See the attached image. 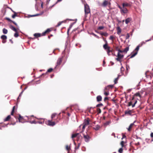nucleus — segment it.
<instances>
[{"label": "nucleus", "mask_w": 153, "mask_h": 153, "mask_svg": "<svg viewBox=\"0 0 153 153\" xmlns=\"http://www.w3.org/2000/svg\"><path fill=\"white\" fill-rule=\"evenodd\" d=\"M79 133H75V134H73L72 135L71 137L73 138H74V137H76L77 136H78V137H79Z\"/></svg>", "instance_id": "20"}, {"label": "nucleus", "mask_w": 153, "mask_h": 153, "mask_svg": "<svg viewBox=\"0 0 153 153\" xmlns=\"http://www.w3.org/2000/svg\"><path fill=\"white\" fill-rule=\"evenodd\" d=\"M89 124V120H85V122L83 123V124L85 125V126H87Z\"/></svg>", "instance_id": "22"}, {"label": "nucleus", "mask_w": 153, "mask_h": 153, "mask_svg": "<svg viewBox=\"0 0 153 153\" xmlns=\"http://www.w3.org/2000/svg\"><path fill=\"white\" fill-rule=\"evenodd\" d=\"M106 50H107V53L108 54L109 56L110 55V53H111V51H110V48H108Z\"/></svg>", "instance_id": "39"}, {"label": "nucleus", "mask_w": 153, "mask_h": 153, "mask_svg": "<svg viewBox=\"0 0 153 153\" xmlns=\"http://www.w3.org/2000/svg\"><path fill=\"white\" fill-rule=\"evenodd\" d=\"M52 120H48L47 122H46V124L49 126H53L55 124V123L54 121H52Z\"/></svg>", "instance_id": "5"}, {"label": "nucleus", "mask_w": 153, "mask_h": 153, "mask_svg": "<svg viewBox=\"0 0 153 153\" xmlns=\"http://www.w3.org/2000/svg\"><path fill=\"white\" fill-rule=\"evenodd\" d=\"M103 105L102 103H100L99 104H98L97 105L96 107H99L100 106H102Z\"/></svg>", "instance_id": "47"}, {"label": "nucleus", "mask_w": 153, "mask_h": 153, "mask_svg": "<svg viewBox=\"0 0 153 153\" xmlns=\"http://www.w3.org/2000/svg\"><path fill=\"white\" fill-rule=\"evenodd\" d=\"M41 120H43L42 121H38L37 122H37V123H39V124H42L44 123V119H41Z\"/></svg>", "instance_id": "31"}, {"label": "nucleus", "mask_w": 153, "mask_h": 153, "mask_svg": "<svg viewBox=\"0 0 153 153\" xmlns=\"http://www.w3.org/2000/svg\"><path fill=\"white\" fill-rule=\"evenodd\" d=\"M80 145V143H78L77 145H76L75 147V149L76 150V149H78L79 148Z\"/></svg>", "instance_id": "29"}, {"label": "nucleus", "mask_w": 153, "mask_h": 153, "mask_svg": "<svg viewBox=\"0 0 153 153\" xmlns=\"http://www.w3.org/2000/svg\"><path fill=\"white\" fill-rule=\"evenodd\" d=\"M51 31V30L50 29H48L46 31L41 34L42 36L45 35L46 34L48 33Z\"/></svg>", "instance_id": "12"}, {"label": "nucleus", "mask_w": 153, "mask_h": 153, "mask_svg": "<svg viewBox=\"0 0 153 153\" xmlns=\"http://www.w3.org/2000/svg\"><path fill=\"white\" fill-rule=\"evenodd\" d=\"M140 144V143L139 142H137V143H135V145L136 146H137L138 145H139Z\"/></svg>", "instance_id": "61"}, {"label": "nucleus", "mask_w": 153, "mask_h": 153, "mask_svg": "<svg viewBox=\"0 0 153 153\" xmlns=\"http://www.w3.org/2000/svg\"><path fill=\"white\" fill-rule=\"evenodd\" d=\"M86 126H85V125L83 124V126H82V131H84V130L85 129Z\"/></svg>", "instance_id": "57"}, {"label": "nucleus", "mask_w": 153, "mask_h": 153, "mask_svg": "<svg viewBox=\"0 0 153 153\" xmlns=\"http://www.w3.org/2000/svg\"><path fill=\"white\" fill-rule=\"evenodd\" d=\"M96 98L97 101L98 102L101 101L102 100V97L100 95H98L97 96Z\"/></svg>", "instance_id": "15"}, {"label": "nucleus", "mask_w": 153, "mask_h": 153, "mask_svg": "<svg viewBox=\"0 0 153 153\" xmlns=\"http://www.w3.org/2000/svg\"><path fill=\"white\" fill-rule=\"evenodd\" d=\"M66 150L68 151V153H69V152L71 150V146H70L67 145L65 146Z\"/></svg>", "instance_id": "21"}, {"label": "nucleus", "mask_w": 153, "mask_h": 153, "mask_svg": "<svg viewBox=\"0 0 153 153\" xmlns=\"http://www.w3.org/2000/svg\"><path fill=\"white\" fill-rule=\"evenodd\" d=\"M100 128V126H99L98 125H96L93 128V129L97 131L99 130Z\"/></svg>", "instance_id": "23"}, {"label": "nucleus", "mask_w": 153, "mask_h": 153, "mask_svg": "<svg viewBox=\"0 0 153 153\" xmlns=\"http://www.w3.org/2000/svg\"><path fill=\"white\" fill-rule=\"evenodd\" d=\"M124 57V55L119 53H117V58H116V60L117 61L120 62V63L121 62L122 60Z\"/></svg>", "instance_id": "3"}, {"label": "nucleus", "mask_w": 153, "mask_h": 153, "mask_svg": "<svg viewBox=\"0 0 153 153\" xmlns=\"http://www.w3.org/2000/svg\"><path fill=\"white\" fill-rule=\"evenodd\" d=\"M125 143V142L124 141H122L120 143V145L123 148L124 147V144Z\"/></svg>", "instance_id": "37"}, {"label": "nucleus", "mask_w": 153, "mask_h": 153, "mask_svg": "<svg viewBox=\"0 0 153 153\" xmlns=\"http://www.w3.org/2000/svg\"><path fill=\"white\" fill-rule=\"evenodd\" d=\"M19 36V35L17 33V32H16V33L14 34V36L15 37H17Z\"/></svg>", "instance_id": "42"}, {"label": "nucleus", "mask_w": 153, "mask_h": 153, "mask_svg": "<svg viewBox=\"0 0 153 153\" xmlns=\"http://www.w3.org/2000/svg\"><path fill=\"white\" fill-rule=\"evenodd\" d=\"M123 149L122 147L120 148L118 150V152L120 153H123Z\"/></svg>", "instance_id": "41"}, {"label": "nucleus", "mask_w": 153, "mask_h": 153, "mask_svg": "<svg viewBox=\"0 0 153 153\" xmlns=\"http://www.w3.org/2000/svg\"><path fill=\"white\" fill-rule=\"evenodd\" d=\"M18 120L19 122L23 123V118L22 116H21L20 115H19V117L18 118Z\"/></svg>", "instance_id": "16"}, {"label": "nucleus", "mask_w": 153, "mask_h": 153, "mask_svg": "<svg viewBox=\"0 0 153 153\" xmlns=\"http://www.w3.org/2000/svg\"><path fill=\"white\" fill-rule=\"evenodd\" d=\"M133 97H134V98H135V97H140V98L141 97V95H140L139 92H137L134 95Z\"/></svg>", "instance_id": "24"}, {"label": "nucleus", "mask_w": 153, "mask_h": 153, "mask_svg": "<svg viewBox=\"0 0 153 153\" xmlns=\"http://www.w3.org/2000/svg\"><path fill=\"white\" fill-rule=\"evenodd\" d=\"M11 118V116L10 115H8L7 117L5 118L4 120V121H9Z\"/></svg>", "instance_id": "27"}, {"label": "nucleus", "mask_w": 153, "mask_h": 153, "mask_svg": "<svg viewBox=\"0 0 153 153\" xmlns=\"http://www.w3.org/2000/svg\"><path fill=\"white\" fill-rule=\"evenodd\" d=\"M108 100V98L107 97H105L104 99V101H105L106 100Z\"/></svg>", "instance_id": "60"}, {"label": "nucleus", "mask_w": 153, "mask_h": 153, "mask_svg": "<svg viewBox=\"0 0 153 153\" xmlns=\"http://www.w3.org/2000/svg\"><path fill=\"white\" fill-rule=\"evenodd\" d=\"M150 136H151V137H153V132L151 134Z\"/></svg>", "instance_id": "64"}, {"label": "nucleus", "mask_w": 153, "mask_h": 153, "mask_svg": "<svg viewBox=\"0 0 153 153\" xmlns=\"http://www.w3.org/2000/svg\"><path fill=\"white\" fill-rule=\"evenodd\" d=\"M147 78H150V79H151L153 78V75H148L147 76Z\"/></svg>", "instance_id": "44"}, {"label": "nucleus", "mask_w": 153, "mask_h": 153, "mask_svg": "<svg viewBox=\"0 0 153 153\" xmlns=\"http://www.w3.org/2000/svg\"><path fill=\"white\" fill-rule=\"evenodd\" d=\"M104 94L105 96H108L109 95V93L108 91H106L104 90Z\"/></svg>", "instance_id": "33"}, {"label": "nucleus", "mask_w": 153, "mask_h": 153, "mask_svg": "<svg viewBox=\"0 0 153 153\" xmlns=\"http://www.w3.org/2000/svg\"><path fill=\"white\" fill-rule=\"evenodd\" d=\"M126 137V136L125 135H123L122 136V139H123V138H125Z\"/></svg>", "instance_id": "63"}, {"label": "nucleus", "mask_w": 153, "mask_h": 153, "mask_svg": "<svg viewBox=\"0 0 153 153\" xmlns=\"http://www.w3.org/2000/svg\"><path fill=\"white\" fill-rule=\"evenodd\" d=\"M2 31L3 33L5 34H7L8 32L7 30L5 28L3 29Z\"/></svg>", "instance_id": "28"}, {"label": "nucleus", "mask_w": 153, "mask_h": 153, "mask_svg": "<svg viewBox=\"0 0 153 153\" xmlns=\"http://www.w3.org/2000/svg\"><path fill=\"white\" fill-rule=\"evenodd\" d=\"M128 50H129L128 47H127L123 50L124 52L126 53Z\"/></svg>", "instance_id": "40"}, {"label": "nucleus", "mask_w": 153, "mask_h": 153, "mask_svg": "<svg viewBox=\"0 0 153 153\" xmlns=\"http://www.w3.org/2000/svg\"><path fill=\"white\" fill-rule=\"evenodd\" d=\"M84 10L85 12V18L87 17L88 15H91V11L89 5L87 4L84 5Z\"/></svg>", "instance_id": "1"}, {"label": "nucleus", "mask_w": 153, "mask_h": 153, "mask_svg": "<svg viewBox=\"0 0 153 153\" xmlns=\"http://www.w3.org/2000/svg\"><path fill=\"white\" fill-rule=\"evenodd\" d=\"M53 69L52 68H49L48 70H47V72H46V73H47L48 72V73H51V72H52V71H53Z\"/></svg>", "instance_id": "36"}, {"label": "nucleus", "mask_w": 153, "mask_h": 153, "mask_svg": "<svg viewBox=\"0 0 153 153\" xmlns=\"http://www.w3.org/2000/svg\"><path fill=\"white\" fill-rule=\"evenodd\" d=\"M83 138L85 141L86 142H88L90 139L89 136L88 134H83Z\"/></svg>", "instance_id": "6"}, {"label": "nucleus", "mask_w": 153, "mask_h": 153, "mask_svg": "<svg viewBox=\"0 0 153 153\" xmlns=\"http://www.w3.org/2000/svg\"><path fill=\"white\" fill-rule=\"evenodd\" d=\"M109 90V88H108L107 86L104 89V90L106 91H108V90Z\"/></svg>", "instance_id": "53"}, {"label": "nucleus", "mask_w": 153, "mask_h": 153, "mask_svg": "<svg viewBox=\"0 0 153 153\" xmlns=\"http://www.w3.org/2000/svg\"><path fill=\"white\" fill-rule=\"evenodd\" d=\"M12 22L16 26H18L17 24L15 22L12 21Z\"/></svg>", "instance_id": "59"}, {"label": "nucleus", "mask_w": 153, "mask_h": 153, "mask_svg": "<svg viewBox=\"0 0 153 153\" xmlns=\"http://www.w3.org/2000/svg\"><path fill=\"white\" fill-rule=\"evenodd\" d=\"M131 20V18H128L125 20V23L126 24H128L129 22Z\"/></svg>", "instance_id": "17"}, {"label": "nucleus", "mask_w": 153, "mask_h": 153, "mask_svg": "<svg viewBox=\"0 0 153 153\" xmlns=\"http://www.w3.org/2000/svg\"><path fill=\"white\" fill-rule=\"evenodd\" d=\"M118 53H123V52H124V51H123H123H122V50H121L119 49H118Z\"/></svg>", "instance_id": "54"}, {"label": "nucleus", "mask_w": 153, "mask_h": 153, "mask_svg": "<svg viewBox=\"0 0 153 153\" xmlns=\"http://www.w3.org/2000/svg\"><path fill=\"white\" fill-rule=\"evenodd\" d=\"M34 36L36 38H38L42 36L41 34L39 33H35L34 34Z\"/></svg>", "instance_id": "19"}, {"label": "nucleus", "mask_w": 153, "mask_h": 153, "mask_svg": "<svg viewBox=\"0 0 153 153\" xmlns=\"http://www.w3.org/2000/svg\"><path fill=\"white\" fill-rule=\"evenodd\" d=\"M107 86L109 89L110 88H112L113 87L114 85H108Z\"/></svg>", "instance_id": "48"}, {"label": "nucleus", "mask_w": 153, "mask_h": 153, "mask_svg": "<svg viewBox=\"0 0 153 153\" xmlns=\"http://www.w3.org/2000/svg\"><path fill=\"white\" fill-rule=\"evenodd\" d=\"M30 123L32 124V123L36 124L37 123V122L34 120L32 122H30Z\"/></svg>", "instance_id": "55"}, {"label": "nucleus", "mask_w": 153, "mask_h": 153, "mask_svg": "<svg viewBox=\"0 0 153 153\" xmlns=\"http://www.w3.org/2000/svg\"><path fill=\"white\" fill-rule=\"evenodd\" d=\"M63 58V57L62 56V57L59 58L58 59L56 62V66H59V65H60L61 63L62 62Z\"/></svg>", "instance_id": "9"}, {"label": "nucleus", "mask_w": 153, "mask_h": 153, "mask_svg": "<svg viewBox=\"0 0 153 153\" xmlns=\"http://www.w3.org/2000/svg\"><path fill=\"white\" fill-rule=\"evenodd\" d=\"M120 13L122 15H124V14L127 13L128 12V10L126 7H123V8L120 10Z\"/></svg>", "instance_id": "7"}, {"label": "nucleus", "mask_w": 153, "mask_h": 153, "mask_svg": "<svg viewBox=\"0 0 153 153\" xmlns=\"http://www.w3.org/2000/svg\"><path fill=\"white\" fill-rule=\"evenodd\" d=\"M56 114L55 113L53 114H52L51 116V118L52 120H53V119L54 118V117L56 116Z\"/></svg>", "instance_id": "32"}, {"label": "nucleus", "mask_w": 153, "mask_h": 153, "mask_svg": "<svg viewBox=\"0 0 153 153\" xmlns=\"http://www.w3.org/2000/svg\"><path fill=\"white\" fill-rule=\"evenodd\" d=\"M111 123L110 121H108L106 122V123H104V125L105 126H107L108 125H109V124Z\"/></svg>", "instance_id": "30"}, {"label": "nucleus", "mask_w": 153, "mask_h": 153, "mask_svg": "<svg viewBox=\"0 0 153 153\" xmlns=\"http://www.w3.org/2000/svg\"><path fill=\"white\" fill-rule=\"evenodd\" d=\"M134 97H132L131 100L128 102V106H130L131 105H132V107H134L135 106V104L137 102V101L136 100H134Z\"/></svg>", "instance_id": "2"}, {"label": "nucleus", "mask_w": 153, "mask_h": 153, "mask_svg": "<svg viewBox=\"0 0 153 153\" xmlns=\"http://www.w3.org/2000/svg\"><path fill=\"white\" fill-rule=\"evenodd\" d=\"M117 33L119 35L121 32V29L120 27H117Z\"/></svg>", "instance_id": "25"}, {"label": "nucleus", "mask_w": 153, "mask_h": 153, "mask_svg": "<svg viewBox=\"0 0 153 153\" xmlns=\"http://www.w3.org/2000/svg\"><path fill=\"white\" fill-rule=\"evenodd\" d=\"M97 111L98 114H100L101 112V110L100 108H97Z\"/></svg>", "instance_id": "43"}, {"label": "nucleus", "mask_w": 153, "mask_h": 153, "mask_svg": "<svg viewBox=\"0 0 153 153\" xmlns=\"http://www.w3.org/2000/svg\"><path fill=\"white\" fill-rule=\"evenodd\" d=\"M132 4V3L131 2H130L129 3L125 2L122 4V6L124 7H130L131 5Z\"/></svg>", "instance_id": "10"}, {"label": "nucleus", "mask_w": 153, "mask_h": 153, "mask_svg": "<svg viewBox=\"0 0 153 153\" xmlns=\"http://www.w3.org/2000/svg\"><path fill=\"white\" fill-rule=\"evenodd\" d=\"M114 37L112 36H111L110 37V39L112 40V41H113L114 39Z\"/></svg>", "instance_id": "49"}, {"label": "nucleus", "mask_w": 153, "mask_h": 153, "mask_svg": "<svg viewBox=\"0 0 153 153\" xmlns=\"http://www.w3.org/2000/svg\"><path fill=\"white\" fill-rule=\"evenodd\" d=\"M133 112V111L132 110H127L125 111V114H126L131 115V114Z\"/></svg>", "instance_id": "13"}, {"label": "nucleus", "mask_w": 153, "mask_h": 153, "mask_svg": "<svg viewBox=\"0 0 153 153\" xmlns=\"http://www.w3.org/2000/svg\"><path fill=\"white\" fill-rule=\"evenodd\" d=\"M134 122H135L134 123H131L130 124V126H129L128 128H127V129L128 131H131V128H132L133 126L134 125Z\"/></svg>", "instance_id": "14"}, {"label": "nucleus", "mask_w": 153, "mask_h": 153, "mask_svg": "<svg viewBox=\"0 0 153 153\" xmlns=\"http://www.w3.org/2000/svg\"><path fill=\"white\" fill-rule=\"evenodd\" d=\"M101 34L105 36H106L108 35V33H101Z\"/></svg>", "instance_id": "38"}, {"label": "nucleus", "mask_w": 153, "mask_h": 153, "mask_svg": "<svg viewBox=\"0 0 153 153\" xmlns=\"http://www.w3.org/2000/svg\"><path fill=\"white\" fill-rule=\"evenodd\" d=\"M118 7L120 9V10H121L122 9V8H123V7H121L120 5H118Z\"/></svg>", "instance_id": "58"}, {"label": "nucleus", "mask_w": 153, "mask_h": 153, "mask_svg": "<svg viewBox=\"0 0 153 153\" xmlns=\"http://www.w3.org/2000/svg\"><path fill=\"white\" fill-rule=\"evenodd\" d=\"M76 34H75L74 36L73 37V40H74L75 39V38L76 37Z\"/></svg>", "instance_id": "62"}, {"label": "nucleus", "mask_w": 153, "mask_h": 153, "mask_svg": "<svg viewBox=\"0 0 153 153\" xmlns=\"http://www.w3.org/2000/svg\"><path fill=\"white\" fill-rule=\"evenodd\" d=\"M140 46L139 45L137 46L135 49V51H136L134 53H131V55L130 57V58H132L134 57L137 53V51H138L139 49Z\"/></svg>", "instance_id": "4"}, {"label": "nucleus", "mask_w": 153, "mask_h": 153, "mask_svg": "<svg viewBox=\"0 0 153 153\" xmlns=\"http://www.w3.org/2000/svg\"><path fill=\"white\" fill-rule=\"evenodd\" d=\"M10 28L14 31H15V32H17V29L12 25H10Z\"/></svg>", "instance_id": "26"}, {"label": "nucleus", "mask_w": 153, "mask_h": 153, "mask_svg": "<svg viewBox=\"0 0 153 153\" xmlns=\"http://www.w3.org/2000/svg\"><path fill=\"white\" fill-rule=\"evenodd\" d=\"M129 37H130V35H129V34L128 33H127L126 36V39H128L129 38Z\"/></svg>", "instance_id": "51"}, {"label": "nucleus", "mask_w": 153, "mask_h": 153, "mask_svg": "<svg viewBox=\"0 0 153 153\" xmlns=\"http://www.w3.org/2000/svg\"><path fill=\"white\" fill-rule=\"evenodd\" d=\"M14 14L12 15V18L13 19L15 18V17L17 16V14L16 12H14Z\"/></svg>", "instance_id": "35"}, {"label": "nucleus", "mask_w": 153, "mask_h": 153, "mask_svg": "<svg viewBox=\"0 0 153 153\" xmlns=\"http://www.w3.org/2000/svg\"><path fill=\"white\" fill-rule=\"evenodd\" d=\"M15 106H14L13 107L12 110V112H11V115H13V114H14V110H15Z\"/></svg>", "instance_id": "34"}, {"label": "nucleus", "mask_w": 153, "mask_h": 153, "mask_svg": "<svg viewBox=\"0 0 153 153\" xmlns=\"http://www.w3.org/2000/svg\"><path fill=\"white\" fill-rule=\"evenodd\" d=\"M71 28V27H69L68 29V31H67V34H68V35H69V30H70V29Z\"/></svg>", "instance_id": "56"}, {"label": "nucleus", "mask_w": 153, "mask_h": 153, "mask_svg": "<svg viewBox=\"0 0 153 153\" xmlns=\"http://www.w3.org/2000/svg\"><path fill=\"white\" fill-rule=\"evenodd\" d=\"M103 47L106 50L108 48H110V47L108 46L107 43H105V44L103 45Z\"/></svg>", "instance_id": "18"}, {"label": "nucleus", "mask_w": 153, "mask_h": 153, "mask_svg": "<svg viewBox=\"0 0 153 153\" xmlns=\"http://www.w3.org/2000/svg\"><path fill=\"white\" fill-rule=\"evenodd\" d=\"M118 79V77L115 79L114 80V84H116L117 83Z\"/></svg>", "instance_id": "45"}, {"label": "nucleus", "mask_w": 153, "mask_h": 153, "mask_svg": "<svg viewBox=\"0 0 153 153\" xmlns=\"http://www.w3.org/2000/svg\"><path fill=\"white\" fill-rule=\"evenodd\" d=\"M1 39H2V42L3 43H5L6 42V39H7V36L4 35H2L1 37Z\"/></svg>", "instance_id": "11"}, {"label": "nucleus", "mask_w": 153, "mask_h": 153, "mask_svg": "<svg viewBox=\"0 0 153 153\" xmlns=\"http://www.w3.org/2000/svg\"><path fill=\"white\" fill-rule=\"evenodd\" d=\"M104 28V27L103 26H100L98 27V29L99 30H101L103 29Z\"/></svg>", "instance_id": "46"}, {"label": "nucleus", "mask_w": 153, "mask_h": 153, "mask_svg": "<svg viewBox=\"0 0 153 153\" xmlns=\"http://www.w3.org/2000/svg\"><path fill=\"white\" fill-rule=\"evenodd\" d=\"M63 22H59L57 24V25H56V27H59V26L61 24H62V23Z\"/></svg>", "instance_id": "50"}, {"label": "nucleus", "mask_w": 153, "mask_h": 153, "mask_svg": "<svg viewBox=\"0 0 153 153\" xmlns=\"http://www.w3.org/2000/svg\"><path fill=\"white\" fill-rule=\"evenodd\" d=\"M110 3L108 1L105 0L101 4V6L103 7H106L107 5H110Z\"/></svg>", "instance_id": "8"}, {"label": "nucleus", "mask_w": 153, "mask_h": 153, "mask_svg": "<svg viewBox=\"0 0 153 153\" xmlns=\"http://www.w3.org/2000/svg\"><path fill=\"white\" fill-rule=\"evenodd\" d=\"M6 19L10 22H12V21L8 18H6Z\"/></svg>", "instance_id": "52"}]
</instances>
